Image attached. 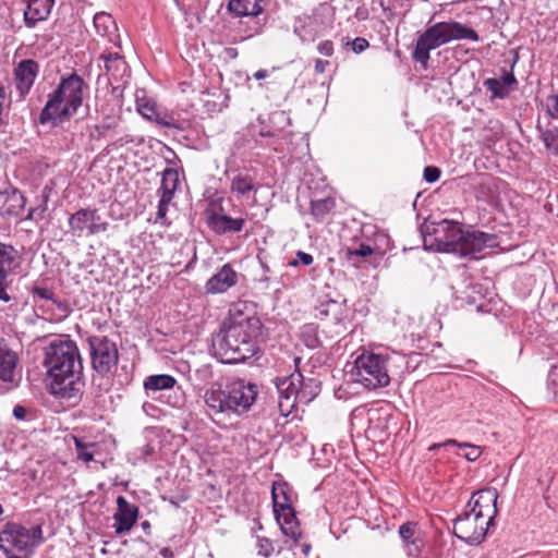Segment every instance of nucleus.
Wrapping results in <instances>:
<instances>
[{
  "label": "nucleus",
  "instance_id": "nucleus-1",
  "mask_svg": "<svg viewBox=\"0 0 558 558\" xmlns=\"http://www.w3.org/2000/svg\"><path fill=\"white\" fill-rule=\"evenodd\" d=\"M47 387L57 398L77 399L82 393L83 364L77 345L72 340H57L45 349Z\"/></svg>",
  "mask_w": 558,
  "mask_h": 558
},
{
  "label": "nucleus",
  "instance_id": "nucleus-2",
  "mask_svg": "<svg viewBox=\"0 0 558 558\" xmlns=\"http://www.w3.org/2000/svg\"><path fill=\"white\" fill-rule=\"evenodd\" d=\"M262 323L256 316L233 319L213 338L215 355L225 364H236L254 356Z\"/></svg>",
  "mask_w": 558,
  "mask_h": 558
},
{
  "label": "nucleus",
  "instance_id": "nucleus-3",
  "mask_svg": "<svg viewBox=\"0 0 558 558\" xmlns=\"http://www.w3.org/2000/svg\"><path fill=\"white\" fill-rule=\"evenodd\" d=\"M258 390L257 386L244 379H233L225 387H211L206 390L204 401L207 413L215 418L219 415H241L254 404Z\"/></svg>",
  "mask_w": 558,
  "mask_h": 558
},
{
  "label": "nucleus",
  "instance_id": "nucleus-4",
  "mask_svg": "<svg viewBox=\"0 0 558 558\" xmlns=\"http://www.w3.org/2000/svg\"><path fill=\"white\" fill-rule=\"evenodd\" d=\"M86 87L84 80L76 73L62 77L57 88L49 94L38 121L40 124L70 120L83 102V90Z\"/></svg>",
  "mask_w": 558,
  "mask_h": 558
},
{
  "label": "nucleus",
  "instance_id": "nucleus-5",
  "mask_svg": "<svg viewBox=\"0 0 558 558\" xmlns=\"http://www.w3.org/2000/svg\"><path fill=\"white\" fill-rule=\"evenodd\" d=\"M452 40L478 41L480 37L473 28L460 22H438L418 35L412 58L426 69L430 59L429 52Z\"/></svg>",
  "mask_w": 558,
  "mask_h": 558
},
{
  "label": "nucleus",
  "instance_id": "nucleus-6",
  "mask_svg": "<svg viewBox=\"0 0 558 558\" xmlns=\"http://www.w3.org/2000/svg\"><path fill=\"white\" fill-rule=\"evenodd\" d=\"M278 408L282 415L291 413L296 403L308 404L320 391V381L315 377L305 378L300 372L277 377Z\"/></svg>",
  "mask_w": 558,
  "mask_h": 558
},
{
  "label": "nucleus",
  "instance_id": "nucleus-7",
  "mask_svg": "<svg viewBox=\"0 0 558 558\" xmlns=\"http://www.w3.org/2000/svg\"><path fill=\"white\" fill-rule=\"evenodd\" d=\"M43 542L40 524L26 527L17 523H7L0 532V549L8 558H28Z\"/></svg>",
  "mask_w": 558,
  "mask_h": 558
},
{
  "label": "nucleus",
  "instance_id": "nucleus-8",
  "mask_svg": "<svg viewBox=\"0 0 558 558\" xmlns=\"http://www.w3.org/2000/svg\"><path fill=\"white\" fill-rule=\"evenodd\" d=\"M388 357L377 353H363L356 357L347 374L350 380L363 385L367 389L386 387L390 383Z\"/></svg>",
  "mask_w": 558,
  "mask_h": 558
},
{
  "label": "nucleus",
  "instance_id": "nucleus-9",
  "mask_svg": "<svg viewBox=\"0 0 558 558\" xmlns=\"http://www.w3.org/2000/svg\"><path fill=\"white\" fill-rule=\"evenodd\" d=\"M463 234L460 223L442 220L435 226L432 234L424 236V244L437 252L459 254Z\"/></svg>",
  "mask_w": 558,
  "mask_h": 558
},
{
  "label": "nucleus",
  "instance_id": "nucleus-10",
  "mask_svg": "<svg viewBox=\"0 0 558 558\" xmlns=\"http://www.w3.org/2000/svg\"><path fill=\"white\" fill-rule=\"evenodd\" d=\"M93 368L100 375L110 373L119 362L116 342L105 336L88 339Z\"/></svg>",
  "mask_w": 558,
  "mask_h": 558
},
{
  "label": "nucleus",
  "instance_id": "nucleus-11",
  "mask_svg": "<svg viewBox=\"0 0 558 558\" xmlns=\"http://www.w3.org/2000/svg\"><path fill=\"white\" fill-rule=\"evenodd\" d=\"M493 524L466 509L463 514L454 519L453 533L458 538L470 545H478L484 541L489 526Z\"/></svg>",
  "mask_w": 558,
  "mask_h": 558
},
{
  "label": "nucleus",
  "instance_id": "nucleus-12",
  "mask_svg": "<svg viewBox=\"0 0 558 558\" xmlns=\"http://www.w3.org/2000/svg\"><path fill=\"white\" fill-rule=\"evenodd\" d=\"M69 227L73 235L82 236L84 232L87 235H95L106 232L109 223L101 219L98 210L95 208H81L69 217Z\"/></svg>",
  "mask_w": 558,
  "mask_h": 558
},
{
  "label": "nucleus",
  "instance_id": "nucleus-13",
  "mask_svg": "<svg viewBox=\"0 0 558 558\" xmlns=\"http://www.w3.org/2000/svg\"><path fill=\"white\" fill-rule=\"evenodd\" d=\"M498 238L496 234L483 232L480 230H466L463 234L460 256L480 258L485 254L487 248L498 246Z\"/></svg>",
  "mask_w": 558,
  "mask_h": 558
},
{
  "label": "nucleus",
  "instance_id": "nucleus-14",
  "mask_svg": "<svg viewBox=\"0 0 558 558\" xmlns=\"http://www.w3.org/2000/svg\"><path fill=\"white\" fill-rule=\"evenodd\" d=\"M272 502L276 520L280 525L281 532L298 542L302 537V532L291 502H281L277 487L272 488Z\"/></svg>",
  "mask_w": 558,
  "mask_h": 558
},
{
  "label": "nucleus",
  "instance_id": "nucleus-15",
  "mask_svg": "<svg viewBox=\"0 0 558 558\" xmlns=\"http://www.w3.org/2000/svg\"><path fill=\"white\" fill-rule=\"evenodd\" d=\"M138 518V507L130 504L123 496L117 498V511L113 514L114 532L118 535L129 532Z\"/></svg>",
  "mask_w": 558,
  "mask_h": 558
},
{
  "label": "nucleus",
  "instance_id": "nucleus-16",
  "mask_svg": "<svg viewBox=\"0 0 558 558\" xmlns=\"http://www.w3.org/2000/svg\"><path fill=\"white\" fill-rule=\"evenodd\" d=\"M26 199L14 186L5 184L0 187V216L17 217L24 209Z\"/></svg>",
  "mask_w": 558,
  "mask_h": 558
},
{
  "label": "nucleus",
  "instance_id": "nucleus-17",
  "mask_svg": "<svg viewBox=\"0 0 558 558\" xmlns=\"http://www.w3.org/2000/svg\"><path fill=\"white\" fill-rule=\"evenodd\" d=\"M38 63L32 59L21 61L14 69L16 89L24 97L31 90L38 74Z\"/></svg>",
  "mask_w": 558,
  "mask_h": 558
},
{
  "label": "nucleus",
  "instance_id": "nucleus-18",
  "mask_svg": "<svg viewBox=\"0 0 558 558\" xmlns=\"http://www.w3.org/2000/svg\"><path fill=\"white\" fill-rule=\"evenodd\" d=\"M16 256L17 251L12 245L0 242V300L4 302L11 300V296L7 292V278L12 271Z\"/></svg>",
  "mask_w": 558,
  "mask_h": 558
},
{
  "label": "nucleus",
  "instance_id": "nucleus-19",
  "mask_svg": "<svg viewBox=\"0 0 558 558\" xmlns=\"http://www.w3.org/2000/svg\"><path fill=\"white\" fill-rule=\"evenodd\" d=\"M26 4L24 22L27 27H34L37 22L48 17L54 0H22Z\"/></svg>",
  "mask_w": 558,
  "mask_h": 558
},
{
  "label": "nucleus",
  "instance_id": "nucleus-20",
  "mask_svg": "<svg viewBox=\"0 0 558 558\" xmlns=\"http://www.w3.org/2000/svg\"><path fill=\"white\" fill-rule=\"evenodd\" d=\"M245 220L242 218H232L215 211L207 214V225L217 234L230 232H240L243 229Z\"/></svg>",
  "mask_w": 558,
  "mask_h": 558
},
{
  "label": "nucleus",
  "instance_id": "nucleus-21",
  "mask_svg": "<svg viewBox=\"0 0 558 558\" xmlns=\"http://www.w3.org/2000/svg\"><path fill=\"white\" fill-rule=\"evenodd\" d=\"M236 283V272L226 264L206 282V291L211 294L223 293Z\"/></svg>",
  "mask_w": 558,
  "mask_h": 558
},
{
  "label": "nucleus",
  "instance_id": "nucleus-22",
  "mask_svg": "<svg viewBox=\"0 0 558 558\" xmlns=\"http://www.w3.org/2000/svg\"><path fill=\"white\" fill-rule=\"evenodd\" d=\"M517 84L518 81L512 73H506L500 78L484 81V86L492 93L493 99L507 98Z\"/></svg>",
  "mask_w": 558,
  "mask_h": 558
},
{
  "label": "nucleus",
  "instance_id": "nucleus-23",
  "mask_svg": "<svg viewBox=\"0 0 558 558\" xmlns=\"http://www.w3.org/2000/svg\"><path fill=\"white\" fill-rule=\"evenodd\" d=\"M16 363L17 355L0 338V379L2 381L10 383L13 380Z\"/></svg>",
  "mask_w": 558,
  "mask_h": 558
},
{
  "label": "nucleus",
  "instance_id": "nucleus-24",
  "mask_svg": "<svg viewBox=\"0 0 558 558\" xmlns=\"http://www.w3.org/2000/svg\"><path fill=\"white\" fill-rule=\"evenodd\" d=\"M472 499L476 500V502H481L484 505L485 514H488V523H494V520L498 513L497 509V500H498V492L496 488L487 487L481 490L473 493Z\"/></svg>",
  "mask_w": 558,
  "mask_h": 558
},
{
  "label": "nucleus",
  "instance_id": "nucleus-25",
  "mask_svg": "<svg viewBox=\"0 0 558 558\" xmlns=\"http://www.w3.org/2000/svg\"><path fill=\"white\" fill-rule=\"evenodd\" d=\"M101 58L105 61L106 73L116 82L122 81L128 75V63L119 53H104Z\"/></svg>",
  "mask_w": 558,
  "mask_h": 558
},
{
  "label": "nucleus",
  "instance_id": "nucleus-26",
  "mask_svg": "<svg viewBox=\"0 0 558 558\" xmlns=\"http://www.w3.org/2000/svg\"><path fill=\"white\" fill-rule=\"evenodd\" d=\"M180 184L179 172L173 168H167L162 171L161 184L157 193L159 197L173 199L175 191Z\"/></svg>",
  "mask_w": 558,
  "mask_h": 558
},
{
  "label": "nucleus",
  "instance_id": "nucleus-27",
  "mask_svg": "<svg viewBox=\"0 0 558 558\" xmlns=\"http://www.w3.org/2000/svg\"><path fill=\"white\" fill-rule=\"evenodd\" d=\"M177 380L173 376L167 374L159 375H150L144 380V389L148 397H151V393L161 390L172 389L175 385Z\"/></svg>",
  "mask_w": 558,
  "mask_h": 558
},
{
  "label": "nucleus",
  "instance_id": "nucleus-28",
  "mask_svg": "<svg viewBox=\"0 0 558 558\" xmlns=\"http://www.w3.org/2000/svg\"><path fill=\"white\" fill-rule=\"evenodd\" d=\"M262 0H229L228 9L238 16H257L262 13Z\"/></svg>",
  "mask_w": 558,
  "mask_h": 558
},
{
  "label": "nucleus",
  "instance_id": "nucleus-29",
  "mask_svg": "<svg viewBox=\"0 0 558 558\" xmlns=\"http://www.w3.org/2000/svg\"><path fill=\"white\" fill-rule=\"evenodd\" d=\"M342 252H343L344 258L348 262L355 264L356 258H360V257L364 258V257L372 255L374 253V248L364 242H359V243H353L351 245L345 246L342 250Z\"/></svg>",
  "mask_w": 558,
  "mask_h": 558
},
{
  "label": "nucleus",
  "instance_id": "nucleus-30",
  "mask_svg": "<svg viewBox=\"0 0 558 558\" xmlns=\"http://www.w3.org/2000/svg\"><path fill=\"white\" fill-rule=\"evenodd\" d=\"M340 307V304L333 300L320 302L314 310V316L319 319L339 320Z\"/></svg>",
  "mask_w": 558,
  "mask_h": 558
},
{
  "label": "nucleus",
  "instance_id": "nucleus-31",
  "mask_svg": "<svg viewBox=\"0 0 558 558\" xmlns=\"http://www.w3.org/2000/svg\"><path fill=\"white\" fill-rule=\"evenodd\" d=\"M156 124L168 128V129H174L178 131H184L186 126L189 125V122L185 120H179L173 117V114H169L167 112H159L155 111L153 120Z\"/></svg>",
  "mask_w": 558,
  "mask_h": 558
},
{
  "label": "nucleus",
  "instance_id": "nucleus-32",
  "mask_svg": "<svg viewBox=\"0 0 558 558\" xmlns=\"http://www.w3.org/2000/svg\"><path fill=\"white\" fill-rule=\"evenodd\" d=\"M94 26L100 36H108L116 31V22L112 16L106 12L96 13L94 16Z\"/></svg>",
  "mask_w": 558,
  "mask_h": 558
},
{
  "label": "nucleus",
  "instance_id": "nucleus-33",
  "mask_svg": "<svg viewBox=\"0 0 558 558\" xmlns=\"http://www.w3.org/2000/svg\"><path fill=\"white\" fill-rule=\"evenodd\" d=\"M335 207V201L330 197L311 202L312 215L316 221H323Z\"/></svg>",
  "mask_w": 558,
  "mask_h": 558
},
{
  "label": "nucleus",
  "instance_id": "nucleus-34",
  "mask_svg": "<svg viewBox=\"0 0 558 558\" xmlns=\"http://www.w3.org/2000/svg\"><path fill=\"white\" fill-rule=\"evenodd\" d=\"M255 189L253 179L248 175L238 174L231 181V191L245 196Z\"/></svg>",
  "mask_w": 558,
  "mask_h": 558
},
{
  "label": "nucleus",
  "instance_id": "nucleus-35",
  "mask_svg": "<svg viewBox=\"0 0 558 558\" xmlns=\"http://www.w3.org/2000/svg\"><path fill=\"white\" fill-rule=\"evenodd\" d=\"M416 533V524L412 522H405L399 527V535L403 539V542L408 545H414L415 539L414 535Z\"/></svg>",
  "mask_w": 558,
  "mask_h": 558
},
{
  "label": "nucleus",
  "instance_id": "nucleus-36",
  "mask_svg": "<svg viewBox=\"0 0 558 558\" xmlns=\"http://www.w3.org/2000/svg\"><path fill=\"white\" fill-rule=\"evenodd\" d=\"M77 459L84 462H90L94 459V453L88 449L94 447V444H84L81 439L74 438Z\"/></svg>",
  "mask_w": 558,
  "mask_h": 558
},
{
  "label": "nucleus",
  "instance_id": "nucleus-37",
  "mask_svg": "<svg viewBox=\"0 0 558 558\" xmlns=\"http://www.w3.org/2000/svg\"><path fill=\"white\" fill-rule=\"evenodd\" d=\"M136 104L140 114L147 120H153L155 111L157 110L155 102L137 98Z\"/></svg>",
  "mask_w": 558,
  "mask_h": 558
},
{
  "label": "nucleus",
  "instance_id": "nucleus-38",
  "mask_svg": "<svg viewBox=\"0 0 558 558\" xmlns=\"http://www.w3.org/2000/svg\"><path fill=\"white\" fill-rule=\"evenodd\" d=\"M256 548L259 556L268 558L275 551L272 542L267 537H257Z\"/></svg>",
  "mask_w": 558,
  "mask_h": 558
},
{
  "label": "nucleus",
  "instance_id": "nucleus-39",
  "mask_svg": "<svg viewBox=\"0 0 558 558\" xmlns=\"http://www.w3.org/2000/svg\"><path fill=\"white\" fill-rule=\"evenodd\" d=\"M542 141L547 149L558 155V135L551 131H546L542 134Z\"/></svg>",
  "mask_w": 558,
  "mask_h": 558
},
{
  "label": "nucleus",
  "instance_id": "nucleus-40",
  "mask_svg": "<svg viewBox=\"0 0 558 558\" xmlns=\"http://www.w3.org/2000/svg\"><path fill=\"white\" fill-rule=\"evenodd\" d=\"M314 258L311 254L305 253L303 251L296 252L295 259L288 263V266L290 267H296L299 264H302L304 266H310L313 263Z\"/></svg>",
  "mask_w": 558,
  "mask_h": 558
},
{
  "label": "nucleus",
  "instance_id": "nucleus-41",
  "mask_svg": "<svg viewBox=\"0 0 558 558\" xmlns=\"http://www.w3.org/2000/svg\"><path fill=\"white\" fill-rule=\"evenodd\" d=\"M34 295H37L38 298L47 301H51L53 303H57V300L54 299V293L51 289L46 287H34L32 290Z\"/></svg>",
  "mask_w": 558,
  "mask_h": 558
},
{
  "label": "nucleus",
  "instance_id": "nucleus-42",
  "mask_svg": "<svg viewBox=\"0 0 558 558\" xmlns=\"http://www.w3.org/2000/svg\"><path fill=\"white\" fill-rule=\"evenodd\" d=\"M459 447L461 448H466L468 451L465 452L464 457L469 460V461H475L476 459L480 458L482 451H481V448L478 446H474V445H471V444H459L458 445Z\"/></svg>",
  "mask_w": 558,
  "mask_h": 558
},
{
  "label": "nucleus",
  "instance_id": "nucleus-43",
  "mask_svg": "<svg viewBox=\"0 0 558 558\" xmlns=\"http://www.w3.org/2000/svg\"><path fill=\"white\" fill-rule=\"evenodd\" d=\"M466 509H469L471 512H473L475 514H478L480 518H483L484 520H488V514H485L483 504L476 502V500L471 498L466 505Z\"/></svg>",
  "mask_w": 558,
  "mask_h": 558
},
{
  "label": "nucleus",
  "instance_id": "nucleus-44",
  "mask_svg": "<svg viewBox=\"0 0 558 558\" xmlns=\"http://www.w3.org/2000/svg\"><path fill=\"white\" fill-rule=\"evenodd\" d=\"M369 47V43L367 39L363 38V37H356L352 43H351V48L352 50L355 52V53H361L363 52L364 50H366L367 48Z\"/></svg>",
  "mask_w": 558,
  "mask_h": 558
},
{
  "label": "nucleus",
  "instance_id": "nucleus-45",
  "mask_svg": "<svg viewBox=\"0 0 558 558\" xmlns=\"http://www.w3.org/2000/svg\"><path fill=\"white\" fill-rule=\"evenodd\" d=\"M440 177V170L437 167L428 166L424 169V179L433 183L437 181Z\"/></svg>",
  "mask_w": 558,
  "mask_h": 558
},
{
  "label": "nucleus",
  "instance_id": "nucleus-46",
  "mask_svg": "<svg viewBox=\"0 0 558 558\" xmlns=\"http://www.w3.org/2000/svg\"><path fill=\"white\" fill-rule=\"evenodd\" d=\"M317 50L325 57H330L333 53V44L330 40H324L318 44Z\"/></svg>",
  "mask_w": 558,
  "mask_h": 558
},
{
  "label": "nucleus",
  "instance_id": "nucleus-47",
  "mask_svg": "<svg viewBox=\"0 0 558 558\" xmlns=\"http://www.w3.org/2000/svg\"><path fill=\"white\" fill-rule=\"evenodd\" d=\"M171 203V199H166L160 197L158 203L157 218L163 219L168 211V206Z\"/></svg>",
  "mask_w": 558,
  "mask_h": 558
},
{
  "label": "nucleus",
  "instance_id": "nucleus-48",
  "mask_svg": "<svg viewBox=\"0 0 558 558\" xmlns=\"http://www.w3.org/2000/svg\"><path fill=\"white\" fill-rule=\"evenodd\" d=\"M241 306H244V304H236L230 310L231 318L230 322L233 319H241L242 317V310Z\"/></svg>",
  "mask_w": 558,
  "mask_h": 558
},
{
  "label": "nucleus",
  "instance_id": "nucleus-49",
  "mask_svg": "<svg viewBox=\"0 0 558 558\" xmlns=\"http://www.w3.org/2000/svg\"><path fill=\"white\" fill-rule=\"evenodd\" d=\"M329 65L328 61H324L322 59H317L315 61V71L317 73H324L326 71V68Z\"/></svg>",
  "mask_w": 558,
  "mask_h": 558
},
{
  "label": "nucleus",
  "instance_id": "nucleus-50",
  "mask_svg": "<svg viewBox=\"0 0 558 558\" xmlns=\"http://www.w3.org/2000/svg\"><path fill=\"white\" fill-rule=\"evenodd\" d=\"M13 415L17 420H23L26 416V409L21 405H16L13 409Z\"/></svg>",
  "mask_w": 558,
  "mask_h": 558
},
{
  "label": "nucleus",
  "instance_id": "nucleus-51",
  "mask_svg": "<svg viewBox=\"0 0 558 558\" xmlns=\"http://www.w3.org/2000/svg\"><path fill=\"white\" fill-rule=\"evenodd\" d=\"M458 445V441L454 439H448L444 444H434L429 447V450H435L441 446H456Z\"/></svg>",
  "mask_w": 558,
  "mask_h": 558
},
{
  "label": "nucleus",
  "instance_id": "nucleus-52",
  "mask_svg": "<svg viewBox=\"0 0 558 558\" xmlns=\"http://www.w3.org/2000/svg\"><path fill=\"white\" fill-rule=\"evenodd\" d=\"M113 128V123L112 122H104L101 125L97 126L96 130L98 131L99 135H102L104 134V130H109Z\"/></svg>",
  "mask_w": 558,
  "mask_h": 558
},
{
  "label": "nucleus",
  "instance_id": "nucleus-53",
  "mask_svg": "<svg viewBox=\"0 0 558 558\" xmlns=\"http://www.w3.org/2000/svg\"><path fill=\"white\" fill-rule=\"evenodd\" d=\"M268 76V71L267 70H258L257 72L254 73V77L256 80H264Z\"/></svg>",
  "mask_w": 558,
  "mask_h": 558
},
{
  "label": "nucleus",
  "instance_id": "nucleus-54",
  "mask_svg": "<svg viewBox=\"0 0 558 558\" xmlns=\"http://www.w3.org/2000/svg\"><path fill=\"white\" fill-rule=\"evenodd\" d=\"M277 489H278V494L280 496L281 502H284V501L290 502L289 497H288L287 493L283 490V488L281 487V488H277Z\"/></svg>",
  "mask_w": 558,
  "mask_h": 558
},
{
  "label": "nucleus",
  "instance_id": "nucleus-55",
  "mask_svg": "<svg viewBox=\"0 0 558 558\" xmlns=\"http://www.w3.org/2000/svg\"><path fill=\"white\" fill-rule=\"evenodd\" d=\"M160 554L161 556L168 558V557H172V550L168 547H165L160 550Z\"/></svg>",
  "mask_w": 558,
  "mask_h": 558
},
{
  "label": "nucleus",
  "instance_id": "nucleus-56",
  "mask_svg": "<svg viewBox=\"0 0 558 558\" xmlns=\"http://www.w3.org/2000/svg\"><path fill=\"white\" fill-rule=\"evenodd\" d=\"M141 526L144 531H148L150 529V523L148 521H143Z\"/></svg>",
  "mask_w": 558,
  "mask_h": 558
},
{
  "label": "nucleus",
  "instance_id": "nucleus-57",
  "mask_svg": "<svg viewBox=\"0 0 558 558\" xmlns=\"http://www.w3.org/2000/svg\"><path fill=\"white\" fill-rule=\"evenodd\" d=\"M308 550H310V545H308V544H305V545L303 546V551H304L305 554H307V553H308Z\"/></svg>",
  "mask_w": 558,
  "mask_h": 558
},
{
  "label": "nucleus",
  "instance_id": "nucleus-58",
  "mask_svg": "<svg viewBox=\"0 0 558 558\" xmlns=\"http://www.w3.org/2000/svg\"><path fill=\"white\" fill-rule=\"evenodd\" d=\"M554 375H555V371H554V372H551V374H549L550 381H551L553 384L555 383V380H554V379H551V377H553Z\"/></svg>",
  "mask_w": 558,
  "mask_h": 558
},
{
  "label": "nucleus",
  "instance_id": "nucleus-59",
  "mask_svg": "<svg viewBox=\"0 0 558 558\" xmlns=\"http://www.w3.org/2000/svg\"><path fill=\"white\" fill-rule=\"evenodd\" d=\"M2 512H3V508H2V506L0 505V515L2 514Z\"/></svg>",
  "mask_w": 558,
  "mask_h": 558
}]
</instances>
